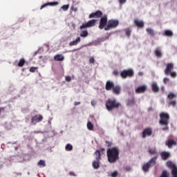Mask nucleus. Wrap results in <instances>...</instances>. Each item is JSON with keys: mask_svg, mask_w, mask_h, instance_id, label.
Wrapping results in <instances>:
<instances>
[{"mask_svg": "<svg viewBox=\"0 0 177 177\" xmlns=\"http://www.w3.org/2000/svg\"><path fill=\"white\" fill-rule=\"evenodd\" d=\"M160 120L159 124L160 125H163L165 127L162 128V131H169V127L168 125L169 124V113L166 112H161L159 115Z\"/></svg>", "mask_w": 177, "mask_h": 177, "instance_id": "f257e3e1", "label": "nucleus"}, {"mask_svg": "<svg viewBox=\"0 0 177 177\" xmlns=\"http://www.w3.org/2000/svg\"><path fill=\"white\" fill-rule=\"evenodd\" d=\"M98 27L100 30H103V28H104L105 31H109V30L111 28V21H109V24L107 25V16L104 15L100 20V25Z\"/></svg>", "mask_w": 177, "mask_h": 177, "instance_id": "f03ea898", "label": "nucleus"}, {"mask_svg": "<svg viewBox=\"0 0 177 177\" xmlns=\"http://www.w3.org/2000/svg\"><path fill=\"white\" fill-rule=\"evenodd\" d=\"M157 156H154L151 160H149L147 163H145L142 166V171L144 172H149V169L151 168V167H154L157 163Z\"/></svg>", "mask_w": 177, "mask_h": 177, "instance_id": "7ed1b4c3", "label": "nucleus"}, {"mask_svg": "<svg viewBox=\"0 0 177 177\" xmlns=\"http://www.w3.org/2000/svg\"><path fill=\"white\" fill-rule=\"evenodd\" d=\"M172 70H174V63H168L165 69V75H171L172 78H176V72H172Z\"/></svg>", "mask_w": 177, "mask_h": 177, "instance_id": "20e7f679", "label": "nucleus"}, {"mask_svg": "<svg viewBox=\"0 0 177 177\" xmlns=\"http://www.w3.org/2000/svg\"><path fill=\"white\" fill-rule=\"evenodd\" d=\"M120 160V149L117 147L111 148V162H115Z\"/></svg>", "mask_w": 177, "mask_h": 177, "instance_id": "39448f33", "label": "nucleus"}, {"mask_svg": "<svg viewBox=\"0 0 177 177\" xmlns=\"http://www.w3.org/2000/svg\"><path fill=\"white\" fill-rule=\"evenodd\" d=\"M133 75H135V72L133 71V69L132 68H129L127 70H123L121 73H120V77H122V78H123V80H125L126 78H132V77H133Z\"/></svg>", "mask_w": 177, "mask_h": 177, "instance_id": "423d86ee", "label": "nucleus"}, {"mask_svg": "<svg viewBox=\"0 0 177 177\" xmlns=\"http://www.w3.org/2000/svg\"><path fill=\"white\" fill-rule=\"evenodd\" d=\"M167 167L168 168H170L171 169V175L172 177H177V166L175 163H174L172 161L169 160L166 163Z\"/></svg>", "mask_w": 177, "mask_h": 177, "instance_id": "0eeeda50", "label": "nucleus"}, {"mask_svg": "<svg viewBox=\"0 0 177 177\" xmlns=\"http://www.w3.org/2000/svg\"><path fill=\"white\" fill-rule=\"evenodd\" d=\"M97 20L96 19H91L88 21L87 23L83 24L82 26H80V30L84 28H89L91 27H94L96 25Z\"/></svg>", "mask_w": 177, "mask_h": 177, "instance_id": "6e6552de", "label": "nucleus"}, {"mask_svg": "<svg viewBox=\"0 0 177 177\" xmlns=\"http://www.w3.org/2000/svg\"><path fill=\"white\" fill-rule=\"evenodd\" d=\"M103 16V12H102V11L100 10H97L94 12L91 13L88 15V18L89 19H100V17H102Z\"/></svg>", "mask_w": 177, "mask_h": 177, "instance_id": "1a4fd4ad", "label": "nucleus"}, {"mask_svg": "<svg viewBox=\"0 0 177 177\" xmlns=\"http://www.w3.org/2000/svg\"><path fill=\"white\" fill-rule=\"evenodd\" d=\"M152 134H153V130H151V128L148 127L143 130L142 133V139H146L147 136H151Z\"/></svg>", "mask_w": 177, "mask_h": 177, "instance_id": "9d476101", "label": "nucleus"}, {"mask_svg": "<svg viewBox=\"0 0 177 177\" xmlns=\"http://www.w3.org/2000/svg\"><path fill=\"white\" fill-rule=\"evenodd\" d=\"M42 120H44V117L42 116V115H35L32 118L31 122L32 124L35 125V124H37V122H41Z\"/></svg>", "mask_w": 177, "mask_h": 177, "instance_id": "9b49d317", "label": "nucleus"}, {"mask_svg": "<svg viewBox=\"0 0 177 177\" xmlns=\"http://www.w3.org/2000/svg\"><path fill=\"white\" fill-rule=\"evenodd\" d=\"M111 89L115 95H120L121 93V86L114 85V83H111Z\"/></svg>", "mask_w": 177, "mask_h": 177, "instance_id": "f8f14e48", "label": "nucleus"}, {"mask_svg": "<svg viewBox=\"0 0 177 177\" xmlns=\"http://www.w3.org/2000/svg\"><path fill=\"white\" fill-rule=\"evenodd\" d=\"M147 91V86L142 85L136 88V93H145Z\"/></svg>", "mask_w": 177, "mask_h": 177, "instance_id": "ddd939ff", "label": "nucleus"}, {"mask_svg": "<svg viewBox=\"0 0 177 177\" xmlns=\"http://www.w3.org/2000/svg\"><path fill=\"white\" fill-rule=\"evenodd\" d=\"M165 145L169 149H172V146H176V141H174L173 139H168L165 142Z\"/></svg>", "mask_w": 177, "mask_h": 177, "instance_id": "4468645a", "label": "nucleus"}, {"mask_svg": "<svg viewBox=\"0 0 177 177\" xmlns=\"http://www.w3.org/2000/svg\"><path fill=\"white\" fill-rule=\"evenodd\" d=\"M160 157L163 161H167L171 157V153L167 151H162L160 153Z\"/></svg>", "mask_w": 177, "mask_h": 177, "instance_id": "2eb2a0df", "label": "nucleus"}, {"mask_svg": "<svg viewBox=\"0 0 177 177\" xmlns=\"http://www.w3.org/2000/svg\"><path fill=\"white\" fill-rule=\"evenodd\" d=\"M151 89L154 93H158L160 92V88L158 87V84H157V82H153L151 84Z\"/></svg>", "mask_w": 177, "mask_h": 177, "instance_id": "dca6fc26", "label": "nucleus"}, {"mask_svg": "<svg viewBox=\"0 0 177 177\" xmlns=\"http://www.w3.org/2000/svg\"><path fill=\"white\" fill-rule=\"evenodd\" d=\"M134 24L138 27V28H143L145 27V22L139 19L134 20Z\"/></svg>", "mask_w": 177, "mask_h": 177, "instance_id": "f3484780", "label": "nucleus"}, {"mask_svg": "<svg viewBox=\"0 0 177 177\" xmlns=\"http://www.w3.org/2000/svg\"><path fill=\"white\" fill-rule=\"evenodd\" d=\"M59 5V2L57 1H54V2H48V3H46L44 5H42L40 8V9H44V8H46V6H56Z\"/></svg>", "mask_w": 177, "mask_h": 177, "instance_id": "a211bd4d", "label": "nucleus"}, {"mask_svg": "<svg viewBox=\"0 0 177 177\" xmlns=\"http://www.w3.org/2000/svg\"><path fill=\"white\" fill-rule=\"evenodd\" d=\"M121 106V103L117 102V100H113L111 101V110L113 109H118Z\"/></svg>", "mask_w": 177, "mask_h": 177, "instance_id": "6ab92c4d", "label": "nucleus"}, {"mask_svg": "<svg viewBox=\"0 0 177 177\" xmlns=\"http://www.w3.org/2000/svg\"><path fill=\"white\" fill-rule=\"evenodd\" d=\"M80 42H81V37H78L76 38L75 40L70 41L69 46H77V45H78V44H80Z\"/></svg>", "mask_w": 177, "mask_h": 177, "instance_id": "aec40b11", "label": "nucleus"}, {"mask_svg": "<svg viewBox=\"0 0 177 177\" xmlns=\"http://www.w3.org/2000/svg\"><path fill=\"white\" fill-rule=\"evenodd\" d=\"M54 60L55 62H63V60H64V56L62 54H57L54 56Z\"/></svg>", "mask_w": 177, "mask_h": 177, "instance_id": "412c9836", "label": "nucleus"}, {"mask_svg": "<svg viewBox=\"0 0 177 177\" xmlns=\"http://www.w3.org/2000/svg\"><path fill=\"white\" fill-rule=\"evenodd\" d=\"M94 156L96 160V161H100V160H102V156L100 154V151L97 150L95 153H94Z\"/></svg>", "mask_w": 177, "mask_h": 177, "instance_id": "4be33fe9", "label": "nucleus"}, {"mask_svg": "<svg viewBox=\"0 0 177 177\" xmlns=\"http://www.w3.org/2000/svg\"><path fill=\"white\" fill-rule=\"evenodd\" d=\"M120 24L118 19H111V28H115Z\"/></svg>", "mask_w": 177, "mask_h": 177, "instance_id": "5701e85b", "label": "nucleus"}, {"mask_svg": "<svg viewBox=\"0 0 177 177\" xmlns=\"http://www.w3.org/2000/svg\"><path fill=\"white\" fill-rule=\"evenodd\" d=\"M146 31H147L148 35H150L151 37H154V35H156V32L154 31V30H153L150 28H147L146 29Z\"/></svg>", "mask_w": 177, "mask_h": 177, "instance_id": "b1692460", "label": "nucleus"}, {"mask_svg": "<svg viewBox=\"0 0 177 177\" xmlns=\"http://www.w3.org/2000/svg\"><path fill=\"white\" fill-rule=\"evenodd\" d=\"M127 106H135V98L129 99L127 101Z\"/></svg>", "mask_w": 177, "mask_h": 177, "instance_id": "393cba45", "label": "nucleus"}, {"mask_svg": "<svg viewBox=\"0 0 177 177\" xmlns=\"http://www.w3.org/2000/svg\"><path fill=\"white\" fill-rule=\"evenodd\" d=\"M100 161L97 160H94L93 162V167L94 168V169H98L99 167H100V164H99Z\"/></svg>", "mask_w": 177, "mask_h": 177, "instance_id": "a878e982", "label": "nucleus"}, {"mask_svg": "<svg viewBox=\"0 0 177 177\" xmlns=\"http://www.w3.org/2000/svg\"><path fill=\"white\" fill-rule=\"evenodd\" d=\"M164 35H165L166 37H172L174 35V32H172V30H165Z\"/></svg>", "mask_w": 177, "mask_h": 177, "instance_id": "bb28decb", "label": "nucleus"}, {"mask_svg": "<svg viewBox=\"0 0 177 177\" xmlns=\"http://www.w3.org/2000/svg\"><path fill=\"white\" fill-rule=\"evenodd\" d=\"M107 157L109 162H111V149H107Z\"/></svg>", "mask_w": 177, "mask_h": 177, "instance_id": "cd10ccee", "label": "nucleus"}, {"mask_svg": "<svg viewBox=\"0 0 177 177\" xmlns=\"http://www.w3.org/2000/svg\"><path fill=\"white\" fill-rule=\"evenodd\" d=\"M124 31L125 32L127 37H128V38H129V37H131V32H132V30H131V28H128L124 29Z\"/></svg>", "mask_w": 177, "mask_h": 177, "instance_id": "c85d7f7f", "label": "nucleus"}, {"mask_svg": "<svg viewBox=\"0 0 177 177\" xmlns=\"http://www.w3.org/2000/svg\"><path fill=\"white\" fill-rule=\"evenodd\" d=\"M155 55L157 57H162V53H161L160 49L155 50Z\"/></svg>", "mask_w": 177, "mask_h": 177, "instance_id": "c756f323", "label": "nucleus"}, {"mask_svg": "<svg viewBox=\"0 0 177 177\" xmlns=\"http://www.w3.org/2000/svg\"><path fill=\"white\" fill-rule=\"evenodd\" d=\"M25 63H26V60H24V58H21V59H19V61L18 62V66L23 67L24 66Z\"/></svg>", "mask_w": 177, "mask_h": 177, "instance_id": "7c9ffc66", "label": "nucleus"}, {"mask_svg": "<svg viewBox=\"0 0 177 177\" xmlns=\"http://www.w3.org/2000/svg\"><path fill=\"white\" fill-rule=\"evenodd\" d=\"M106 107L109 111L111 110V100H109L106 103Z\"/></svg>", "mask_w": 177, "mask_h": 177, "instance_id": "2f4dec72", "label": "nucleus"}, {"mask_svg": "<svg viewBox=\"0 0 177 177\" xmlns=\"http://www.w3.org/2000/svg\"><path fill=\"white\" fill-rule=\"evenodd\" d=\"M176 97V95L174 93H169L167 95V99L172 100V99Z\"/></svg>", "mask_w": 177, "mask_h": 177, "instance_id": "473e14b6", "label": "nucleus"}, {"mask_svg": "<svg viewBox=\"0 0 177 177\" xmlns=\"http://www.w3.org/2000/svg\"><path fill=\"white\" fill-rule=\"evenodd\" d=\"M105 89L106 91H111V82L109 81L106 84Z\"/></svg>", "mask_w": 177, "mask_h": 177, "instance_id": "72a5a7b5", "label": "nucleus"}, {"mask_svg": "<svg viewBox=\"0 0 177 177\" xmlns=\"http://www.w3.org/2000/svg\"><path fill=\"white\" fill-rule=\"evenodd\" d=\"M88 30H83L81 33H80V37H82V38H86V37H88Z\"/></svg>", "mask_w": 177, "mask_h": 177, "instance_id": "f704fd0d", "label": "nucleus"}, {"mask_svg": "<svg viewBox=\"0 0 177 177\" xmlns=\"http://www.w3.org/2000/svg\"><path fill=\"white\" fill-rule=\"evenodd\" d=\"M37 165H39V167H46V164L45 163V160H40L39 161V162L37 163Z\"/></svg>", "mask_w": 177, "mask_h": 177, "instance_id": "c9c22d12", "label": "nucleus"}, {"mask_svg": "<svg viewBox=\"0 0 177 177\" xmlns=\"http://www.w3.org/2000/svg\"><path fill=\"white\" fill-rule=\"evenodd\" d=\"M65 150H66V151H71V150H73V145L67 144L65 147Z\"/></svg>", "mask_w": 177, "mask_h": 177, "instance_id": "e433bc0d", "label": "nucleus"}, {"mask_svg": "<svg viewBox=\"0 0 177 177\" xmlns=\"http://www.w3.org/2000/svg\"><path fill=\"white\" fill-rule=\"evenodd\" d=\"M87 128L89 131H93V124H92V122H87Z\"/></svg>", "mask_w": 177, "mask_h": 177, "instance_id": "4c0bfd02", "label": "nucleus"}, {"mask_svg": "<svg viewBox=\"0 0 177 177\" xmlns=\"http://www.w3.org/2000/svg\"><path fill=\"white\" fill-rule=\"evenodd\" d=\"M168 104L169 106H172L173 107H175V106H176V100H171V101L169 102Z\"/></svg>", "mask_w": 177, "mask_h": 177, "instance_id": "58836bf2", "label": "nucleus"}, {"mask_svg": "<svg viewBox=\"0 0 177 177\" xmlns=\"http://www.w3.org/2000/svg\"><path fill=\"white\" fill-rule=\"evenodd\" d=\"M160 177H169V175L168 174V171L167 170H164L162 172V174Z\"/></svg>", "mask_w": 177, "mask_h": 177, "instance_id": "ea45409f", "label": "nucleus"}, {"mask_svg": "<svg viewBox=\"0 0 177 177\" xmlns=\"http://www.w3.org/2000/svg\"><path fill=\"white\" fill-rule=\"evenodd\" d=\"M37 70H38V67L35 66H32L29 68L30 73H35Z\"/></svg>", "mask_w": 177, "mask_h": 177, "instance_id": "a19ab883", "label": "nucleus"}, {"mask_svg": "<svg viewBox=\"0 0 177 177\" xmlns=\"http://www.w3.org/2000/svg\"><path fill=\"white\" fill-rule=\"evenodd\" d=\"M68 8H70L69 5H64L61 7V9H63L66 12V10H68Z\"/></svg>", "mask_w": 177, "mask_h": 177, "instance_id": "79ce46f5", "label": "nucleus"}, {"mask_svg": "<svg viewBox=\"0 0 177 177\" xmlns=\"http://www.w3.org/2000/svg\"><path fill=\"white\" fill-rule=\"evenodd\" d=\"M118 176V171H115L111 174V177H117Z\"/></svg>", "mask_w": 177, "mask_h": 177, "instance_id": "37998d69", "label": "nucleus"}, {"mask_svg": "<svg viewBox=\"0 0 177 177\" xmlns=\"http://www.w3.org/2000/svg\"><path fill=\"white\" fill-rule=\"evenodd\" d=\"M89 63H91V64H95V58H93V57H91L90 58Z\"/></svg>", "mask_w": 177, "mask_h": 177, "instance_id": "c03bdc74", "label": "nucleus"}, {"mask_svg": "<svg viewBox=\"0 0 177 177\" xmlns=\"http://www.w3.org/2000/svg\"><path fill=\"white\" fill-rule=\"evenodd\" d=\"M149 154H156V149H149Z\"/></svg>", "mask_w": 177, "mask_h": 177, "instance_id": "a18cd8bd", "label": "nucleus"}, {"mask_svg": "<svg viewBox=\"0 0 177 177\" xmlns=\"http://www.w3.org/2000/svg\"><path fill=\"white\" fill-rule=\"evenodd\" d=\"M65 80L66 82H70L71 81V76H66Z\"/></svg>", "mask_w": 177, "mask_h": 177, "instance_id": "49530a36", "label": "nucleus"}, {"mask_svg": "<svg viewBox=\"0 0 177 177\" xmlns=\"http://www.w3.org/2000/svg\"><path fill=\"white\" fill-rule=\"evenodd\" d=\"M120 5H124V3H127V0H118Z\"/></svg>", "mask_w": 177, "mask_h": 177, "instance_id": "de8ad7c7", "label": "nucleus"}, {"mask_svg": "<svg viewBox=\"0 0 177 177\" xmlns=\"http://www.w3.org/2000/svg\"><path fill=\"white\" fill-rule=\"evenodd\" d=\"M113 75H115V77H117L119 74L118 71L117 70L113 71Z\"/></svg>", "mask_w": 177, "mask_h": 177, "instance_id": "09e8293b", "label": "nucleus"}, {"mask_svg": "<svg viewBox=\"0 0 177 177\" xmlns=\"http://www.w3.org/2000/svg\"><path fill=\"white\" fill-rule=\"evenodd\" d=\"M168 81H169V79L167 78V77H165V78L163 79V82H164V84H167V82H168Z\"/></svg>", "mask_w": 177, "mask_h": 177, "instance_id": "8fccbe9b", "label": "nucleus"}, {"mask_svg": "<svg viewBox=\"0 0 177 177\" xmlns=\"http://www.w3.org/2000/svg\"><path fill=\"white\" fill-rule=\"evenodd\" d=\"M2 111H5V107H0V115Z\"/></svg>", "mask_w": 177, "mask_h": 177, "instance_id": "3c124183", "label": "nucleus"}, {"mask_svg": "<svg viewBox=\"0 0 177 177\" xmlns=\"http://www.w3.org/2000/svg\"><path fill=\"white\" fill-rule=\"evenodd\" d=\"M71 9H72V10H73V12H77V10H78V8H75V7H72Z\"/></svg>", "mask_w": 177, "mask_h": 177, "instance_id": "603ef678", "label": "nucleus"}, {"mask_svg": "<svg viewBox=\"0 0 177 177\" xmlns=\"http://www.w3.org/2000/svg\"><path fill=\"white\" fill-rule=\"evenodd\" d=\"M69 175H70L71 176H75V174L74 172H72V171H71V172L69 173Z\"/></svg>", "mask_w": 177, "mask_h": 177, "instance_id": "864d4df0", "label": "nucleus"}, {"mask_svg": "<svg viewBox=\"0 0 177 177\" xmlns=\"http://www.w3.org/2000/svg\"><path fill=\"white\" fill-rule=\"evenodd\" d=\"M78 104H81V102H75V103H74V106H78Z\"/></svg>", "mask_w": 177, "mask_h": 177, "instance_id": "5fc2aeb1", "label": "nucleus"}, {"mask_svg": "<svg viewBox=\"0 0 177 177\" xmlns=\"http://www.w3.org/2000/svg\"><path fill=\"white\" fill-rule=\"evenodd\" d=\"M161 91H162V92L165 91V87L164 86H161Z\"/></svg>", "mask_w": 177, "mask_h": 177, "instance_id": "6e6d98bb", "label": "nucleus"}, {"mask_svg": "<svg viewBox=\"0 0 177 177\" xmlns=\"http://www.w3.org/2000/svg\"><path fill=\"white\" fill-rule=\"evenodd\" d=\"M125 169H126V171H131V168L129 167H127L125 168Z\"/></svg>", "mask_w": 177, "mask_h": 177, "instance_id": "4d7b16f0", "label": "nucleus"}, {"mask_svg": "<svg viewBox=\"0 0 177 177\" xmlns=\"http://www.w3.org/2000/svg\"><path fill=\"white\" fill-rule=\"evenodd\" d=\"M105 150H106V149H105L104 148H102L100 151V153H103V152L105 151Z\"/></svg>", "mask_w": 177, "mask_h": 177, "instance_id": "13d9d810", "label": "nucleus"}, {"mask_svg": "<svg viewBox=\"0 0 177 177\" xmlns=\"http://www.w3.org/2000/svg\"><path fill=\"white\" fill-rule=\"evenodd\" d=\"M148 111H153V108L152 107H149L148 109Z\"/></svg>", "mask_w": 177, "mask_h": 177, "instance_id": "bf43d9fd", "label": "nucleus"}, {"mask_svg": "<svg viewBox=\"0 0 177 177\" xmlns=\"http://www.w3.org/2000/svg\"><path fill=\"white\" fill-rule=\"evenodd\" d=\"M106 145H108V146H110V145H111V143L110 142L106 141Z\"/></svg>", "mask_w": 177, "mask_h": 177, "instance_id": "052dcab7", "label": "nucleus"}, {"mask_svg": "<svg viewBox=\"0 0 177 177\" xmlns=\"http://www.w3.org/2000/svg\"><path fill=\"white\" fill-rule=\"evenodd\" d=\"M91 105L95 106V101H91Z\"/></svg>", "mask_w": 177, "mask_h": 177, "instance_id": "680f3d73", "label": "nucleus"}, {"mask_svg": "<svg viewBox=\"0 0 177 177\" xmlns=\"http://www.w3.org/2000/svg\"><path fill=\"white\" fill-rule=\"evenodd\" d=\"M48 124H51V122H50V120H48Z\"/></svg>", "mask_w": 177, "mask_h": 177, "instance_id": "e2e57ef3", "label": "nucleus"}]
</instances>
